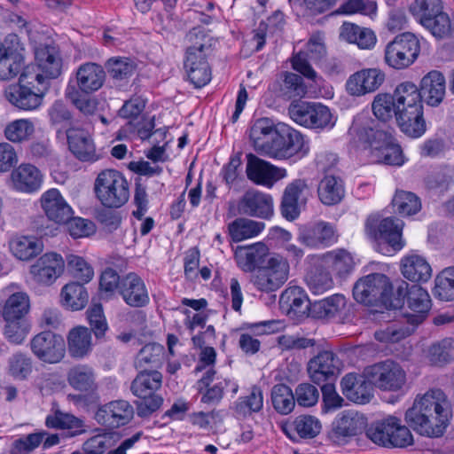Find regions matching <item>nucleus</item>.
I'll list each match as a JSON object with an SVG mask.
<instances>
[{"mask_svg":"<svg viewBox=\"0 0 454 454\" xmlns=\"http://www.w3.org/2000/svg\"><path fill=\"white\" fill-rule=\"evenodd\" d=\"M451 416L450 404L441 389L418 395L405 413L406 422L420 434L439 436Z\"/></svg>","mask_w":454,"mask_h":454,"instance_id":"1","label":"nucleus"},{"mask_svg":"<svg viewBox=\"0 0 454 454\" xmlns=\"http://www.w3.org/2000/svg\"><path fill=\"white\" fill-rule=\"evenodd\" d=\"M368 121L355 119L349 132L355 135L358 140L367 145L375 160L387 165L401 166L404 163V155L401 146L380 130L371 128Z\"/></svg>","mask_w":454,"mask_h":454,"instance_id":"2","label":"nucleus"},{"mask_svg":"<svg viewBox=\"0 0 454 454\" xmlns=\"http://www.w3.org/2000/svg\"><path fill=\"white\" fill-rule=\"evenodd\" d=\"M187 37L192 44L186 50L184 67L189 81L196 88H201L211 80L207 58L212 51V38L200 28H193Z\"/></svg>","mask_w":454,"mask_h":454,"instance_id":"3","label":"nucleus"},{"mask_svg":"<svg viewBox=\"0 0 454 454\" xmlns=\"http://www.w3.org/2000/svg\"><path fill=\"white\" fill-rule=\"evenodd\" d=\"M49 89V84L33 68H23L19 83L9 86L5 97L17 108L32 111L42 105Z\"/></svg>","mask_w":454,"mask_h":454,"instance_id":"4","label":"nucleus"},{"mask_svg":"<svg viewBox=\"0 0 454 454\" xmlns=\"http://www.w3.org/2000/svg\"><path fill=\"white\" fill-rule=\"evenodd\" d=\"M94 192L105 207L119 208L129 200V183L120 171L112 168L104 169L95 179Z\"/></svg>","mask_w":454,"mask_h":454,"instance_id":"5","label":"nucleus"},{"mask_svg":"<svg viewBox=\"0 0 454 454\" xmlns=\"http://www.w3.org/2000/svg\"><path fill=\"white\" fill-rule=\"evenodd\" d=\"M162 383V375L157 370L141 371L131 383V392L141 400L137 402V413L146 418L162 404L163 398L155 395Z\"/></svg>","mask_w":454,"mask_h":454,"instance_id":"6","label":"nucleus"},{"mask_svg":"<svg viewBox=\"0 0 454 454\" xmlns=\"http://www.w3.org/2000/svg\"><path fill=\"white\" fill-rule=\"evenodd\" d=\"M392 284L381 273L369 274L356 281L353 287V296L360 303L368 306L391 305Z\"/></svg>","mask_w":454,"mask_h":454,"instance_id":"7","label":"nucleus"},{"mask_svg":"<svg viewBox=\"0 0 454 454\" xmlns=\"http://www.w3.org/2000/svg\"><path fill=\"white\" fill-rule=\"evenodd\" d=\"M290 264L286 258L275 254L269 257L266 264L260 267L250 278V282L260 292L271 293L279 289L287 281Z\"/></svg>","mask_w":454,"mask_h":454,"instance_id":"8","label":"nucleus"},{"mask_svg":"<svg viewBox=\"0 0 454 454\" xmlns=\"http://www.w3.org/2000/svg\"><path fill=\"white\" fill-rule=\"evenodd\" d=\"M309 151L303 136L289 125L278 122V130L271 140L264 156L276 160H287L305 155Z\"/></svg>","mask_w":454,"mask_h":454,"instance_id":"9","label":"nucleus"},{"mask_svg":"<svg viewBox=\"0 0 454 454\" xmlns=\"http://www.w3.org/2000/svg\"><path fill=\"white\" fill-rule=\"evenodd\" d=\"M288 114L294 121L309 129H332L335 124L330 109L320 103L294 101Z\"/></svg>","mask_w":454,"mask_h":454,"instance_id":"10","label":"nucleus"},{"mask_svg":"<svg viewBox=\"0 0 454 454\" xmlns=\"http://www.w3.org/2000/svg\"><path fill=\"white\" fill-rule=\"evenodd\" d=\"M419 53V42L415 35L406 32L396 35L385 49L386 63L395 69L411 65Z\"/></svg>","mask_w":454,"mask_h":454,"instance_id":"11","label":"nucleus"},{"mask_svg":"<svg viewBox=\"0 0 454 454\" xmlns=\"http://www.w3.org/2000/svg\"><path fill=\"white\" fill-rule=\"evenodd\" d=\"M368 380L383 391L395 392L401 390L406 383V373L401 365L392 360L365 368Z\"/></svg>","mask_w":454,"mask_h":454,"instance_id":"12","label":"nucleus"},{"mask_svg":"<svg viewBox=\"0 0 454 454\" xmlns=\"http://www.w3.org/2000/svg\"><path fill=\"white\" fill-rule=\"evenodd\" d=\"M32 353L48 364L60 362L66 354V343L62 336L51 331L41 332L30 340Z\"/></svg>","mask_w":454,"mask_h":454,"instance_id":"13","label":"nucleus"},{"mask_svg":"<svg viewBox=\"0 0 454 454\" xmlns=\"http://www.w3.org/2000/svg\"><path fill=\"white\" fill-rule=\"evenodd\" d=\"M23 47L14 35L0 43V80L9 81L21 74L24 67Z\"/></svg>","mask_w":454,"mask_h":454,"instance_id":"14","label":"nucleus"},{"mask_svg":"<svg viewBox=\"0 0 454 454\" xmlns=\"http://www.w3.org/2000/svg\"><path fill=\"white\" fill-rule=\"evenodd\" d=\"M36 64L27 65L24 68H33L51 86V80L61 74L62 60L59 48L53 43L40 44L35 49Z\"/></svg>","mask_w":454,"mask_h":454,"instance_id":"15","label":"nucleus"},{"mask_svg":"<svg viewBox=\"0 0 454 454\" xmlns=\"http://www.w3.org/2000/svg\"><path fill=\"white\" fill-rule=\"evenodd\" d=\"M403 226V221L395 217L380 220L376 216H370L365 223V231L371 238L385 241L394 249L399 250L403 247L402 242Z\"/></svg>","mask_w":454,"mask_h":454,"instance_id":"16","label":"nucleus"},{"mask_svg":"<svg viewBox=\"0 0 454 454\" xmlns=\"http://www.w3.org/2000/svg\"><path fill=\"white\" fill-rule=\"evenodd\" d=\"M341 362L339 357L330 350L318 353L309 360L308 372L311 380L321 385L325 382L334 381L341 371Z\"/></svg>","mask_w":454,"mask_h":454,"instance_id":"17","label":"nucleus"},{"mask_svg":"<svg viewBox=\"0 0 454 454\" xmlns=\"http://www.w3.org/2000/svg\"><path fill=\"white\" fill-rule=\"evenodd\" d=\"M133 417L134 408L125 400H114L100 405L94 416L99 425L109 428L125 426L131 421Z\"/></svg>","mask_w":454,"mask_h":454,"instance_id":"18","label":"nucleus"},{"mask_svg":"<svg viewBox=\"0 0 454 454\" xmlns=\"http://www.w3.org/2000/svg\"><path fill=\"white\" fill-rule=\"evenodd\" d=\"M309 188L305 180L296 179L289 184L283 193L281 200V214L289 221L296 219L305 206L309 196Z\"/></svg>","mask_w":454,"mask_h":454,"instance_id":"19","label":"nucleus"},{"mask_svg":"<svg viewBox=\"0 0 454 454\" xmlns=\"http://www.w3.org/2000/svg\"><path fill=\"white\" fill-rule=\"evenodd\" d=\"M65 261L55 252L45 253L40 256L30 267V274L34 280L42 285H51L63 273Z\"/></svg>","mask_w":454,"mask_h":454,"instance_id":"20","label":"nucleus"},{"mask_svg":"<svg viewBox=\"0 0 454 454\" xmlns=\"http://www.w3.org/2000/svg\"><path fill=\"white\" fill-rule=\"evenodd\" d=\"M364 424L363 415L355 411H344L333 422L329 438L335 444L344 445L362 430Z\"/></svg>","mask_w":454,"mask_h":454,"instance_id":"21","label":"nucleus"},{"mask_svg":"<svg viewBox=\"0 0 454 454\" xmlns=\"http://www.w3.org/2000/svg\"><path fill=\"white\" fill-rule=\"evenodd\" d=\"M247 175L254 184L270 188L286 176V171L250 153L247 155Z\"/></svg>","mask_w":454,"mask_h":454,"instance_id":"22","label":"nucleus"},{"mask_svg":"<svg viewBox=\"0 0 454 454\" xmlns=\"http://www.w3.org/2000/svg\"><path fill=\"white\" fill-rule=\"evenodd\" d=\"M297 239L308 247L324 248L335 242V230L332 224L320 221L301 226Z\"/></svg>","mask_w":454,"mask_h":454,"instance_id":"23","label":"nucleus"},{"mask_svg":"<svg viewBox=\"0 0 454 454\" xmlns=\"http://www.w3.org/2000/svg\"><path fill=\"white\" fill-rule=\"evenodd\" d=\"M240 214L268 219L273 215V203L270 195L256 190L245 192L238 204Z\"/></svg>","mask_w":454,"mask_h":454,"instance_id":"24","label":"nucleus"},{"mask_svg":"<svg viewBox=\"0 0 454 454\" xmlns=\"http://www.w3.org/2000/svg\"><path fill=\"white\" fill-rule=\"evenodd\" d=\"M341 389L343 395L350 401L356 403H366L373 396L372 382L368 380L365 373H348L341 380Z\"/></svg>","mask_w":454,"mask_h":454,"instance_id":"25","label":"nucleus"},{"mask_svg":"<svg viewBox=\"0 0 454 454\" xmlns=\"http://www.w3.org/2000/svg\"><path fill=\"white\" fill-rule=\"evenodd\" d=\"M385 81V74L378 68H367L353 74L347 81L349 94L362 96L377 90Z\"/></svg>","mask_w":454,"mask_h":454,"instance_id":"26","label":"nucleus"},{"mask_svg":"<svg viewBox=\"0 0 454 454\" xmlns=\"http://www.w3.org/2000/svg\"><path fill=\"white\" fill-rule=\"evenodd\" d=\"M119 293L125 302L131 307H143L149 302V295L142 278L135 273L121 278Z\"/></svg>","mask_w":454,"mask_h":454,"instance_id":"27","label":"nucleus"},{"mask_svg":"<svg viewBox=\"0 0 454 454\" xmlns=\"http://www.w3.org/2000/svg\"><path fill=\"white\" fill-rule=\"evenodd\" d=\"M42 208L49 220L57 223H65L72 215L71 207L57 189L45 192L41 197Z\"/></svg>","mask_w":454,"mask_h":454,"instance_id":"28","label":"nucleus"},{"mask_svg":"<svg viewBox=\"0 0 454 454\" xmlns=\"http://www.w3.org/2000/svg\"><path fill=\"white\" fill-rule=\"evenodd\" d=\"M312 304L306 292L300 286H289L281 294L280 308L291 317H303L312 311Z\"/></svg>","mask_w":454,"mask_h":454,"instance_id":"29","label":"nucleus"},{"mask_svg":"<svg viewBox=\"0 0 454 454\" xmlns=\"http://www.w3.org/2000/svg\"><path fill=\"white\" fill-rule=\"evenodd\" d=\"M69 150L80 160L96 161L98 156L90 134L84 129L71 127L67 130Z\"/></svg>","mask_w":454,"mask_h":454,"instance_id":"30","label":"nucleus"},{"mask_svg":"<svg viewBox=\"0 0 454 454\" xmlns=\"http://www.w3.org/2000/svg\"><path fill=\"white\" fill-rule=\"evenodd\" d=\"M419 90L421 99H424L428 106H439L442 102L446 92L443 74L437 70L430 71L422 78Z\"/></svg>","mask_w":454,"mask_h":454,"instance_id":"31","label":"nucleus"},{"mask_svg":"<svg viewBox=\"0 0 454 454\" xmlns=\"http://www.w3.org/2000/svg\"><path fill=\"white\" fill-rule=\"evenodd\" d=\"M278 130V123L271 119L261 118L256 120L250 128L249 137L254 150L265 155L271 140Z\"/></svg>","mask_w":454,"mask_h":454,"instance_id":"32","label":"nucleus"},{"mask_svg":"<svg viewBox=\"0 0 454 454\" xmlns=\"http://www.w3.org/2000/svg\"><path fill=\"white\" fill-rule=\"evenodd\" d=\"M11 178L17 191L27 193L37 191L43 183L41 171L31 164H20L12 172Z\"/></svg>","mask_w":454,"mask_h":454,"instance_id":"33","label":"nucleus"},{"mask_svg":"<svg viewBox=\"0 0 454 454\" xmlns=\"http://www.w3.org/2000/svg\"><path fill=\"white\" fill-rule=\"evenodd\" d=\"M269 255L268 247L262 242L254 243L250 246L238 247L235 252V257L239 266L247 272H250L260 268L265 262Z\"/></svg>","mask_w":454,"mask_h":454,"instance_id":"34","label":"nucleus"},{"mask_svg":"<svg viewBox=\"0 0 454 454\" xmlns=\"http://www.w3.org/2000/svg\"><path fill=\"white\" fill-rule=\"evenodd\" d=\"M403 276L411 282H427L432 277V268L427 259L417 254L403 257L400 263Z\"/></svg>","mask_w":454,"mask_h":454,"instance_id":"35","label":"nucleus"},{"mask_svg":"<svg viewBox=\"0 0 454 454\" xmlns=\"http://www.w3.org/2000/svg\"><path fill=\"white\" fill-rule=\"evenodd\" d=\"M321 422L311 415L298 416L293 422L282 426L285 434L293 441L300 438H314L321 431Z\"/></svg>","mask_w":454,"mask_h":454,"instance_id":"36","label":"nucleus"},{"mask_svg":"<svg viewBox=\"0 0 454 454\" xmlns=\"http://www.w3.org/2000/svg\"><path fill=\"white\" fill-rule=\"evenodd\" d=\"M407 303L414 312L407 315V322L417 326L423 322L425 315L430 309V297L426 289L419 286H412L407 294Z\"/></svg>","mask_w":454,"mask_h":454,"instance_id":"37","label":"nucleus"},{"mask_svg":"<svg viewBox=\"0 0 454 454\" xmlns=\"http://www.w3.org/2000/svg\"><path fill=\"white\" fill-rule=\"evenodd\" d=\"M317 196L325 206L339 204L345 196V188L342 179L333 174H326L317 185Z\"/></svg>","mask_w":454,"mask_h":454,"instance_id":"38","label":"nucleus"},{"mask_svg":"<svg viewBox=\"0 0 454 454\" xmlns=\"http://www.w3.org/2000/svg\"><path fill=\"white\" fill-rule=\"evenodd\" d=\"M77 84L83 92L90 93L99 90L105 81V71L95 63L82 65L76 72Z\"/></svg>","mask_w":454,"mask_h":454,"instance_id":"39","label":"nucleus"},{"mask_svg":"<svg viewBox=\"0 0 454 454\" xmlns=\"http://www.w3.org/2000/svg\"><path fill=\"white\" fill-rule=\"evenodd\" d=\"M395 112L414 110L423 107L419 88L411 82L400 83L393 94Z\"/></svg>","mask_w":454,"mask_h":454,"instance_id":"40","label":"nucleus"},{"mask_svg":"<svg viewBox=\"0 0 454 454\" xmlns=\"http://www.w3.org/2000/svg\"><path fill=\"white\" fill-rule=\"evenodd\" d=\"M67 379L68 384L75 390L94 392L98 389L95 371L87 364H77L70 368Z\"/></svg>","mask_w":454,"mask_h":454,"instance_id":"41","label":"nucleus"},{"mask_svg":"<svg viewBox=\"0 0 454 454\" xmlns=\"http://www.w3.org/2000/svg\"><path fill=\"white\" fill-rule=\"evenodd\" d=\"M395 119L401 130L411 137H419L426 131L423 107L395 112Z\"/></svg>","mask_w":454,"mask_h":454,"instance_id":"42","label":"nucleus"},{"mask_svg":"<svg viewBox=\"0 0 454 454\" xmlns=\"http://www.w3.org/2000/svg\"><path fill=\"white\" fill-rule=\"evenodd\" d=\"M9 247L12 254L21 261H27L34 258L43 249L42 240L28 236L12 238Z\"/></svg>","mask_w":454,"mask_h":454,"instance_id":"43","label":"nucleus"},{"mask_svg":"<svg viewBox=\"0 0 454 454\" xmlns=\"http://www.w3.org/2000/svg\"><path fill=\"white\" fill-rule=\"evenodd\" d=\"M164 360V348L156 343H149L144 346L136 357V366L141 371L160 368Z\"/></svg>","mask_w":454,"mask_h":454,"instance_id":"44","label":"nucleus"},{"mask_svg":"<svg viewBox=\"0 0 454 454\" xmlns=\"http://www.w3.org/2000/svg\"><path fill=\"white\" fill-rule=\"evenodd\" d=\"M62 304L71 310L82 309L89 301V294L82 284L71 282L61 290Z\"/></svg>","mask_w":454,"mask_h":454,"instance_id":"45","label":"nucleus"},{"mask_svg":"<svg viewBox=\"0 0 454 454\" xmlns=\"http://www.w3.org/2000/svg\"><path fill=\"white\" fill-rule=\"evenodd\" d=\"M323 262L340 278L348 275L354 268L352 255L344 249L326 253L323 255Z\"/></svg>","mask_w":454,"mask_h":454,"instance_id":"46","label":"nucleus"},{"mask_svg":"<svg viewBox=\"0 0 454 454\" xmlns=\"http://www.w3.org/2000/svg\"><path fill=\"white\" fill-rule=\"evenodd\" d=\"M68 350L73 357L82 358L91 349V334L87 327L79 326L68 334Z\"/></svg>","mask_w":454,"mask_h":454,"instance_id":"47","label":"nucleus"},{"mask_svg":"<svg viewBox=\"0 0 454 454\" xmlns=\"http://www.w3.org/2000/svg\"><path fill=\"white\" fill-rule=\"evenodd\" d=\"M264 228L262 222L238 218L229 224V232L234 242H239L257 236Z\"/></svg>","mask_w":454,"mask_h":454,"instance_id":"48","label":"nucleus"},{"mask_svg":"<svg viewBox=\"0 0 454 454\" xmlns=\"http://www.w3.org/2000/svg\"><path fill=\"white\" fill-rule=\"evenodd\" d=\"M426 358L435 366H442L454 360V340L443 339L432 344L427 350Z\"/></svg>","mask_w":454,"mask_h":454,"instance_id":"49","label":"nucleus"},{"mask_svg":"<svg viewBox=\"0 0 454 454\" xmlns=\"http://www.w3.org/2000/svg\"><path fill=\"white\" fill-rule=\"evenodd\" d=\"M136 64L129 58H112L106 63L109 76L116 85L127 82L135 73Z\"/></svg>","mask_w":454,"mask_h":454,"instance_id":"50","label":"nucleus"},{"mask_svg":"<svg viewBox=\"0 0 454 454\" xmlns=\"http://www.w3.org/2000/svg\"><path fill=\"white\" fill-rule=\"evenodd\" d=\"M347 301L342 294H334L312 304V313L317 317H334L346 309Z\"/></svg>","mask_w":454,"mask_h":454,"instance_id":"51","label":"nucleus"},{"mask_svg":"<svg viewBox=\"0 0 454 454\" xmlns=\"http://www.w3.org/2000/svg\"><path fill=\"white\" fill-rule=\"evenodd\" d=\"M30 310L29 296L25 292H16L11 294L5 301L3 310V317L26 318Z\"/></svg>","mask_w":454,"mask_h":454,"instance_id":"52","label":"nucleus"},{"mask_svg":"<svg viewBox=\"0 0 454 454\" xmlns=\"http://www.w3.org/2000/svg\"><path fill=\"white\" fill-rule=\"evenodd\" d=\"M4 325L3 334L12 344L20 345L24 342L30 331L26 318L3 317Z\"/></svg>","mask_w":454,"mask_h":454,"instance_id":"53","label":"nucleus"},{"mask_svg":"<svg viewBox=\"0 0 454 454\" xmlns=\"http://www.w3.org/2000/svg\"><path fill=\"white\" fill-rule=\"evenodd\" d=\"M274 409L280 414L287 415L295 407V398L292 389L285 384H277L271 390Z\"/></svg>","mask_w":454,"mask_h":454,"instance_id":"54","label":"nucleus"},{"mask_svg":"<svg viewBox=\"0 0 454 454\" xmlns=\"http://www.w3.org/2000/svg\"><path fill=\"white\" fill-rule=\"evenodd\" d=\"M421 25L437 39L449 38L454 32L449 15L443 12L426 19Z\"/></svg>","mask_w":454,"mask_h":454,"instance_id":"55","label":"nucleus"},{"mask_svg":"<svg viewBox=\"0 0 454 454\" xmlns=\"http://www.w3.org/2000/svg\"><path fill=\"white\" fill-rule=\"evenodd\" d=\"M393 206L401 215H412L421 208L419 198L411 192L396 191L393 200Z\"/></svg>","mask_w":454,"mask_h":454,"instance_id":"56","label":"nucleus"},{"mask_svg":"<svg viewBox=\"0 0 454 454\" xmlns=\"http://www.w3.org/2000/svg\"><path fill=\"white\" fill-rule=\"evenodd\" d=\"M390 427L387 438L390 442L387 448H404L413 443V437L409 428L401 424V420L390 416Z\"/></svg>","mask_w":454,"mask_h":454,"instance_id":"57","label":"nucleus"},{"mask_svg":"<svg viewBox=\"0 0 454 454\" xmlns=\"http://www.w3.org/2000/svg\"><path fill=\"white\" fill-rule=\"evenodd\" d=\"M263 405V396L262 389L254 386L248 395L239 398L235 403V411L242 416L250 415L252 412H258Z\"/></svg>","mask_w":454,"mask_h":454,"instance_id":"58","label":"nucleus"},{"mask_svg":"<svg viewBox=\"0 0 454 454\" xmlns=\"http://www.w3.org/2000/svg\"><path fill=\"white\" fill-rule=\"evenodd\" d=\"M434 293L442 301L454 300V267L446 268L436 276Z\"/></svg>","mask_w":454,"mask_h":454,"instance_id":"59","label":"nucleus"},{"mask_svg":"<svg viewBox=\"0 0 454 454\" xmlns=\"http://www.w3.org/2000/svg\"><path fill=\"white\" fill-rule=\"evenodd\" d=\"M8 371L17 380L27 379L33 371L32 358L21 352L13 354L8 360Z\"/></svg>","mask_w":454,"mask_h":454,"instance_id":"60","label":"nucleus"},{"mask_svg":"<svg viewBox=\"0 0 454 454\" xmlns=\"http://www.w3.org/2000/svg\"><path fill=\"white\" fill-rule=\"evenodd\" d=\"M66 262L68 270L72 276L82 283L90 282L93 276V268L87 262V261L76 254L67 255Z\"/></svg>","mask_w":454,"mask_h":454,"instance_id":"61","label":"nucleus"},{"mask_svg":"<svg viewBox=\"0 0 454 454\" xmlns=\"http://www.w3.org/2000/svg\"><path fill=\"white\" fill-rule=\"evenodd\" d=\"M306 281L310 291L316 294H323L333 287L330 272L321 267L310 271L306 277Z\"/></svg>","mask_w":454,"mask_h":454,"instance_id":"62","label":"nucleus"},{"mask_svg":"<svg viewBox=\"0 0 454 454\" xmlns=\"http://www.w3.org/2000/svg\"><path fill=\"white\" fill-rule=\"evenodd\" d=\"M34 124L26 119L16 120L9 123L4 129L5 137L13 143L27 140L34 133Z\"/></svg>","mask_w":454,"mask_h":454,"instance_id":"63","label":"nucleus"},{"mask_svg":"<svg viewBox=\"0 0 454 454\" xmlns=\"http://www.w3.org/2000/svg\"><path fill=\"white\" fill-rule=\"evenodd\" d=\"M114 438L110 434H97L83 442L82 450L71 454H104L114 445Z\"/></svg>","mask_w":454,"mask_h":454,"instance_id":"64","label":"nucleus"}]
</instances>
